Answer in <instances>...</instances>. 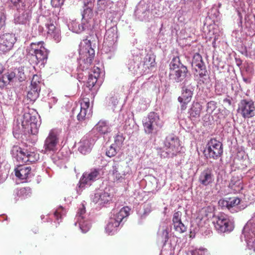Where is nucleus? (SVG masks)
<instances>
[{
    "label": "nucleus",
    "mask_w": 255,
    "mask_h": 255,
    "mask_svg": "<svg viewBox=\"0 0 255 255\" xmlns=\"http://www.w3.org/2000/svg\"><path fill=\"white\" fill-rule=\"evenodd\" d=\"M240 199L238 197H232L227 199L226 200H220L219 203L221 204L223 206L227 207L229 210L236 207L240 203Z\"/></svg>",
    "instance_id": "obj_34"
},
{
    "label": "nucleus",
    "mask_w": 255,
    "mask_h": 255,
    "mask_svg": "<svg viewBox=\"0 0 255 255\" xmlns=\"http://www.w3.org/2000/svg\"><path fill=\"white\" fill-rule=\"evenodd\" d=\"M204 152L207 157L217 159L223 153L222 144L215 139H211L207 144Z\"/></svg>",
    "instance_id": "obj_14"
},
{
    "label": "nucleus",
    "mask_w": 255,
    "mask_h": 255,
    "mask_svg": "<svg viewBox=\"0 0 255 255\" xmlns=\"http://www.w3.org/2000/svg\"><path fill=\"white\" fill-rule=\"evenodd\" d=\"M78 69L85 71L90 69L95 56V50L91 47L89 41H84L79 45Z\"/></svg>",
    "instance_id": "obj_5"
},
{
    "label": "nucleus",
    "mask_w": 255,
    "mask_h": 255,
    "mask_svg": "<svg viewBox=\"0 0 255 255\" xmlns=\"http://www.w3.org/2000/svg\"><path fill=\"white\" fill-rule=\"evenodd\" d=\"M154 13L156 15L157 17H162L164 15L165 13V11H164L163 7H159V9L156 12H155Z\"/></svg>",
    "instance_id": "obj_55"
},
{
    "label": "nucleus",
    "mask_w": 255,
    "mask_h": 255,
    "mask_svg": "<svg viewBox=\"0 0 255 255\" xmlns=\"http://www.w3.org/2000/svg\"><path fill=\"white\" fill-rule=\"evenodd\" d=\"M229 187L235 192H239L243 188L242 181L238 177H233L231 180Z\"/></svg>",
    "instance_id": "obj_36"
},
{
    "label": "nucleus",
    "mask_w": 255,
    "mask_h": 255,
    "mask_svg": "<svg viewBox=\"0 0 255 255\" xmlns=\"http://www.w3.org/2000/svg\"><path fill=\"white\" fill-rule=\"evenodd\" d=\"M4 69V68L3 66L2 65V64L0 63V74H1L3 72Z\"/></svg>",
    "instance_id": "obj_61"
},
{
    "label": "nucleus",
    "mask_w": 255,
    "mask_h": 255,
    "mask_svg": "<svg viewBox=\"0 0 255 255\" xmlns=\"http://www.w3.org/2000/svg\"><path fill=\"white\" fill-rule=\"evenodd\" d=\"M212 222L218 233L230 232L234 228L233 220L223 213L213 216Z\"/></svg>",
    "instance_id": "obj_7"
},
{
    "label": "nucleus",
    "mask_w": 255,
    "mask_h": 255,
    "mask_svg": "<svg viewBox=\"0 0 255 255\" xmlns=\"http://www.w3.org/2000/svg\"><path fill=\"white\" fill-rule=\"evenodd\" d=\"M243 81L247 84H250L252 82V79L251 77H243Z\"/></svg>",
    "instance_id": "obj_59"
},
{
    "label": "nucleus",
    "mask_w": 255,
    "mask_h": 255,
    "mask_svg": "<svg viewBox=\"0 0 255 255\" xmlns=\"http://www.w3.org/2000/svg\"><path fill=\"white\" fill-rule=\"evenodd\" d=\"M122 166L119 162L114 160L110 172L112 173L114 180L122 181L124 179L126 173L125 172H120L122 170Z\"/></svg>",
    "instance_id": "obj_30"
},
{
    "label": "nucleus",
    "mask_w": 255,
    "mask_h": 255,
    "mask_svg": "<svg viewBox=\"0 0 255 255\" xmlns=\"http://www.w3.org/2000/svg\"><path fill=\"white\" fill-rule=\"evenodd\" d=\"M196 222L201 233H203L204 230L208 229L209 222L207 218L206 209L203 208L201 210L200 215L197 217Z\"/></svg>",
    "instance_id": "obj_29"
},
{
    "label": "nucleus",
    "mask_w": 255,
    "mask_h": 255,
    "mask_svg": "<svg viewBox=\"0 0 255 255\" xmlns=\"http://www.w3.org/2000/svg\"><path fill=\"white\" fill-rule=\"evenodd\" d=\"M13 4L16 5L17 3L21 2V0H10Z\"/></svg>",
    "instance_id": "obj_60"
},
{
    "label": "nucleus",
    "mask_w": 255,
    "mask_h": 255,
    "mask_svg": "<svg viewBox=\"0 0 255 255\" xmlns=\"http://www.w3.org/2000/svg\"><path fill=\"white\" fill-rule=\"evenodd\" d=\"M66 214V210L62 207L60 206L58 207L54 212V216L57 220L58 222H59V220L61 219L63 216Z\"/></svg>",
    "instance_id": "obj_43"
},
{
    "label": "nucleus",
    "mask_w": 255,
    "mask_h": 255,
    "mask_svg": "<svg viewBox=\"0 0 255 255\" xmlns=\"http://www.w3.org/2000/svg\"><path fill=\"white\" fill-rule=\"evenodd\" d=\"M174 229L178 233L181 234L186 231V227L182 222L173 224Z\"/></svg>",
    "instance_id": "obj_44"
},
{
    "label": "nucleus",
    "mask_w": 255,
    "mask_h": 255,
    "mask_svg": "<svg viewBox=\"0 0 255 255\" xmlns=\"http://www.w3.org/2000/svg\"><path fill=\"white\" fill-rule=\"evenodd\" d=\"M30 87L41 89V78L39 75H34L33 76Z\"/></svg>",
    "instance_id": "obj_41"
},
{
    "label": "nucleus",
    "mask_w": 255,
    "mask_h": 255,
    "mask_svg": "<svg viewBox=\"0 0 255 255\" xmlns=\"http://www.w3.org/2000/svg\"><path fill=\"white\" fill-rule=\"evenodd\" d=\"M16 40L15 35L12 33H4L0 35V53H5L10 51Z\"/></svg>",
    "instance_id": "obj_20"
},
{
    "label": "nucleus",
    "mask_w": 255,
    "mask_h": 255,
    "mask_svg": "<svg viewBox=\"0 0 255 255\" xmlns=\"http://www.w3.org/2000/svg\"><path fill=\"white\" fill-rule=\"evenodd\" d=\"M120 150V149L112 144L106 151V155L110 157H113L117 154Z\"/></svg>",
    "instance_id": "obj_42"
},
{
    "label": "nucleus",
    "mask_w": 255,
    "mask_h": 255,
    "mask_svg": "<svg viewBox=\"0 0 255 255\" xmlns=\"http://www.w3.org/2000/svg\"><path fill=\"white\" fill-rule=\"evenodd\" d=\"M169 79L174 83L188 84L191 79L187 67L181 62L178 56L172 58L169 64Z\"/></svg>",
    "instance_id": "obj_1"
},
{
    "label": "nucleus",
    "mask_w": 255,
    "mask_h": 255,
    "mask_svg": "<svg viewBox=\"0 0 255 255\" xmlns=\"http://www.w3.org/2000/svg\"><path fill=\"white\" fill-rule=\"evenodd\" d=\"M80 110L77 115V120L79 121H84L90 118L92 116V110L90 108V102L88 99H83L79 107L77 106L76 108L73 109V112L76 110Z\"/></svg>",
    "instance_id": "obj_19"
},
{
    "label": "nucleus",
    "mask_w": 255,
    "mask_h": 255,
    "mask_svg": "<svg viewBox=\"0 0 255 255\" xmlns=\"http://www.w3.org/2000/svg\"><path fill=\"white\" fill-rule=\"evenodd\" d=\"M169 230L167 227H163L161 231V236L162 240L166 243L169 238Z\"/></svg>",
    "instance_id": "obj_47"
},
{
    "label": "nucleus",
    "mask_w": 255,
    "mask_h": 255,
    "mask_svg": "<svg viewBox=\"0 0 255 255\" xmlns=\"http://www.w3.org/2000/svg\"><path fill=\"white\" fill-rule=\"evenodd\" d=\"M134 13L139 20H146L149 14V6L144 1H140L137 5Z\"/></svg>",
    "instance_id": "obj_27"
},
{
    "label": "nucleus",
    "mask_w": 255,
    "mask_h": 255,
    "mask_svg": "<svg viewBox=\"0 0 255 255\" xmlns=\"http://www.w3.org/2000/svg\"><path fill=\"white\" fill-rule=\"evenodd\" d=\"M20 123L14 125V130L17 133H30L32 134H36L38 132V128L39 125L38 124V120L35 115H32L29 112H25L22 116V119L20 120Z\"/></svg>",
    "instance_id": "obj_4"
},
{
    "label": "nucleus",
    "mask_w": 255,
    "mask_h": 255,
    "mask_svg": "<svg viewBox=\"0 0 255 255\" xmlns=\"http://www.w3.org/2000/svg\"><path fill=\"white\" fill-rule=\"evenodd\" d=\"M65 0H51L52 5L55 7H59L63 5Z\"/></svg>",
    "instance_id": "obj_52"
},
{
    "label": "nucleus",
    "mask_w": 255,
    "mask_h": 255,
    "mask_svg": "<svg viewBox=\"0 0 255 255\" xmlns=\"http://www.w3.org/2000/svg\"><path fill=\"white\" fill-rule=\"evenodd\" d=\"M192 255H207L208 251L206 249L200 248L190 251Z\"/></svg>",
    "instance_id": "obj_45"
},
{
    "label": "nucleus",
    "mask_w": 255,
    "mask_h": 255,
    "mask_svg": "<svg viewBox=\"0 0 255 255\" xmlns=\"http://www.w3.org/2000/svg\"><path fill=\"white\" fill-rule=\"evenodd\" d=\"M6 15L4 12H0V29L2 28L5 24Z\"/></svg>",
    "instance_id": "obj_53"
},
{
    "label": "nucleus",
    "mask_w": 255,
    "mask_h": 255,
    "mask_svg": "<svg viewBox=\"0 0 255 255\" xmlns=\"http://www.w3.org/2000/svg\"><path fill=\"white\" fill-rule=\"evenodd\" d=\"M60 132L57 129H52L50 130L44 142L43 149L42 150L43 153H54L57 150Z\"/></svg>",
    "instance_id": "obj_13"
},
{
    "label": "nucleus",
    "mask_w": 255,
    "mask_h": 255,
    "mask_svg": "<svg viewBox=\"0 0 255 255\" xmlns=\"http://www.w3.org/2000/svg\"><path fill=\"white\" fill-rule=\"evenodd\" d=\"M253 229H255V226L251 222L247 223L243 230L242 234L249 249L255 252V231Z\"/></svg>",
    "instance_id": "obj_18"
},
{
    "label": "nucleus",
    "mask_w": 255,
    "mask_h": 255,
    "mask_svg": "<svg viewBox=\"0 0 255 255\" xmlns=\"http://www.w3.org/2000/svg\"><path fill=\"white\" fill-rule=\"evenodd\" d=\"M93 14L92 10L90 8H87L84 10L82 14L83 19H86L89 16L90 17Z\"/></svg>",
    "instance_id": "obj_54"
},
{
    "label": "nucleus",
    "mask_w": 255,
    "mask_h": 255,
    "mask_svg": "<svg viewBox=\"0 0 255 255\" xmlns=\"http://www.w3.org/2000/svg\"><path fill=\"white\" fill-rule=\"evenodd\" d=\"M85 205L82 203L79 206L77 215L75 217V225L77 224L83 233L87 232L91 228V223L87 219Z\"/></svg>",
    "instance_id": "obj_15"
},
{
    "label": "nucleus",
    "mask_w": 255,
    "mask_h": 255,
    "mask_svg": "<svg viewBox=\"0 0 255 255\" xmlns=\"http://www.w3.org/2000/svg\"><path fill=\"white\" fill-rule=\"evenodd\" d=\"M51 100L54 103H55L57 102V99L54 97H53L51 99Z\"/></svg>",
    "instance_id": "obj_62"
},
{
    "label": "nucleus",
    "mask_w": 255,
    "mask_h": 255,
    "mask_svg": "<svg viewBox=\"0 0 255 255\" xmlns=\"http://www.w3.org/2000/svg\"><path fill=\"white\" fill-rule=\"evenodd\" d=\"M88 73L89 74L92 73L94 77H96V78L98 79L100 75L101 69L98 67L94 66L93 69H91L90 71Z\"/></svg>",
    "instance_id": "obj_50"
},
{
    "label": "nucleus",
    "mask_w": 255,
    "mask_h": 255,
    "mask_svg": "<svg viewBox=\"0 0 255 255\" xmlns=\"http://www.w3.org/2000/svg\"><path fill=\"white\" fill-rule=\"evenodd\" d=\"M55 22L54 21L51 17H49L45 24L47 30L48 35L56 42L60 41L61 39V31L59 28L55 25Z\"/></svg>",
    "instance_id": "obj_22"
},
{
    "label": "nucleus",
    "mask_w": 255,
    "mask_h": 255,
    "mask_svg": "<svg viewBox=\"0 0 255 255\" xmlns=\"http://www.w3.org/2000/svg\"><path fill=\"white\" fill-rule=\"evenodd\" d=\"M25 7V5L23 6ZM31 18V10L29 7L19 9L15 14L14 21L15 24H29Z\"/></svg>",
    "instance_id": "obj_23"
},
{
    "label": "nucleus",
    "mask_w": 255,
    "mask_h": 255,
    "mask_svg": "<svg viewBox=\"0 0 255 255\" xmlns=\"http://www.w3.org/2000/svg\"><path fill=\"white\" fill-rule=\"evenodd\" d=\"M210 232H211L210 230H206L205 233L206 234V235H207V234H210Z\"/></svg>",
    "instance_id": "obj_64"
},
{
    "label": "nucleus",
    "mask_w": 255,
    "mask_h": 255,
    "mask_svg": "<svg viewBox=\"0 0 255 255\" xmlns=\"http://www.w3.org/2000/svg\"><path fill=\"white\" fill-rule=\"evenodd\" d=\"M24 69V67L20 66L8 69L0 78V87L3 88L8 84L24 81L26 79Z\"/></svg>",
    "instance_id": "obj_6"
},
{
    "label": "nucleus",
    "mask_w": 255,
    "mask_h": 255,
    "mask_svg": "<svg viewBox=\"0 0 255 255\" xmlns=\"http://www.w3.org/2000/svg\"><path fill=\"white\" fill-rule=\"evenodd\" d=\"M30 170L29 166H18L15 170V174L20 179H26L30 176Z\"/></svg>",
    "instance_id": "obj_31"
},
{
    "label": "nucleus",
    "mask_w": 255,
    "mask_h": 255,
    "mask_svg": "<svg viewBox=\"0 0 255 255\" xmlns=\"http://www.w3.org/2000/svg\"><path fill=\"white\" fill-rule=\"evenodd\" d=\"M192 65L198 68V70L196 69V70L199 72L200 78H203L204 76H206L207 73L206 66L203 61L201 56L199 53H196L194 55Z\"/></svg>",
    "instance_id": "obj_28"
},
{
    "label": "nucleus",
    "mask_w": 255,
    "mask_h": 255,
    "mask_svg": "<svg viewBox=\"0 0 255 255\" xmlns=\"http://www.w3.org/2000/svg\"><path fill=\"white\" fill-rule=\"evenodd\" d=\"M195 3L193 8L195 9H199L201 7V3L200 0H196L195 2H193Z\"/></svg>",
    "instance_id": "obj_56"
},
{
    "label": "nucleus",
    "mask_w": 255,
    "mask_h": 255,
    "mask_svg": "<svg viewBox=\"0 0 255 255\" xmlns=\"http://www.w3.org/2000/svg\"><path fill=\"white\" fill-rule=\"evenodd\" d=\"M223 103L224 104H226L229 106H231L232 104L231 100L230 98H225L223 100Z\"/></svg>",
    "instance_id": "obj_57"
},
{
    "label": "nucleus",
    "mask_w": 255,
    "mask_h": 255,
    "mask_svg": "<svg viewBox=\"0 0 255 255\" xmlns=\"http://www.w3.org/2000/svg\"><path fill=\"white\" fill-rule=\"evenodd\" d=\"M129 208L124 207L120 209H114L105 228L106 232L109 235L115 234L122 225V221L129 215Z\"/></svg>",
    "instance_id": "obj_3"
},
{
    "label": "nucleus",
    "mask_w": 255,
    "mask_h": 255,
    "mask_svg": "<svg viewBox=\"0 0 255 255\" xmlns=\"http://www.w3.org/2000/svg\"><path fill=\"white\" fill-rule=\"evenodd\" d=\"M100 169H93L89 172L83 173L79 181V188H84L85 186H90L92 183L100 177Z\"/></svg>",
    "instance_id": "obj_21"
},
{
    "label": "nucleus",
    "mask_w": 255,
    "mask_h": 255,
    "mask_svg": "<svg viewBox=\"0 0 255 255\" xmlns=\"http://www.w3.org/2000/svg\"><path fill=\"white\" fill-rule=\"evenodd\" d=\"M181 95L178 98V101L182 105L181 110H184L186 108V105L189 103L192 98L194 87L191 84H181Z\"/></svg>",
    "instance_id": "obj_16"
},
{
    "label": "nucleus",
    "mask_w": 255,
    "mask_h": 255,
    "mask_svg": "<svg viewBox=\"0 0 255 255\" xmlns=\"http://www.w3.org/2000/svg\"><path fill=\"white\" fill-rule=\"evenodd\" d=\"M48 51L42 42H33L26 48V57L31 64L37 65L44 63L48 57Z\"/></svg>",
    "instance_id": "obj_2"
},
{
    "label": "nucleus",
    "mask_w": 255,
    "mask_h": 255,
    "mask_svg": "<svg viewBox=\"0 0 255 255\" xmlns=\"http://www.w3.org/2000/svg\"><path fill=\"white\" fill-rule=\"evenodd\" d=\"M182 216V213L180 211L175 212L172 218V224H177L178 222H181V218Z\"/></svg>",
    "instance_id": "obj_49"
},
{
    "label": "nucleus",
    "mask_w": 255,
    "mask_h": 255,
    "mask_svg": "<svg viewBox=\"0 0 255 255\" xmlns=\"http://www.w3.org/2000/svg\"><path fill=\"white\" fill-rule=\"evenodd\" d=\"M118 29L113 26L107 30L103 44V50L105 53L114 52L117 49Z\"/></svg>",
    "instance_id": "obj_12"
},
{
    "label": "nucleus",
    "mask_w": 255,
    "mask_h": 255,
    "mask_svg": "<svg viewBox=\"0 0 255 255\" xmlns=\"http://www.w3.org/2000/svg\"><path fill=\"white\" fill-rule=\"evenodd\" d=\"M142 124L145 132L150 134L157 132L162 128L163 123L157 113L151 112L142 121Z\"/></svg>",
    "instance_id": "obj_10"
},
{
    "label": "nucleus",
    "mask_w": 255,
    "mask_h": 255,
    "mask_svg": "<svg viewBox=\"0 0 255 255\" xmlns=\"http://www.w3.org/2000/svg\"><path fill=\"white\" fill-rule=\"evenodd\" d=\"M251 222L252 224L255 226V212L254 213L252 219L248 222V223ZM254 231H255V229H253Z\"/></svg>",
    "instance_id": "obj_58"
},
{
    "label": "nucleus",
    "mask_w": 255,
    "mask_h": 255,
    "mask_svg": "<svg viewBox=\"0 0 255 255\" xmlns=\"http://www.w3.org/2000/svg\"><path fill=\"white\" fill-rule=\"evenodd\" d=\"M38 30L40 32H42L43 31V28L41 26H39Z\"/></svg>",
    "instance_id": "obj_63"
},
{
    "label": "nucleus",
    "mask_w": 255,
    "mask_h": 255,
    "mask_svg": "<svg viewBox=\"0 0 255 255\" xmlns=\"http://www.w3.org/2000/svg\"><path fill=\"white\" fill-rule=\"evenodd\" d=\"M108 103L109 106L114 109L118 103V99L117 97H112L109 99Z\"/></svg>",
    "instance_id": "obj_51"
},
{
    "label": "nucleus",
    "mask_w": 255,
    "mask_h": 255,
    "mask_svg": "<svg viewBox=\"0 0 255 255\" xmlns=\"http://www.w3.org/2000/svg\"><path fill=\"white\" fill-rule=\"evenodd\" d=\"M97 0V11L98 12L102 14L107 8L110 0Z\"/></svg>",
    "instance_id": "obj_39"
},
{
    "label": "nucleus",
    "mask_w": 255,
    "mask_h": 255,
    "mask_svg": "<svg viewBox=\"0 0 255 255\" xmlns=\"http://www.w3.org/2000/svg\"><path fill=\"white\" fill-rule=\"evenodd\" d=\"M29 88L27 97L30 101L34 102L39 97L40 89L31 87H29Z\"/></svg>",
    "instance_id": "obj_38"
},
{
    "label": "nucleus",
    "mask_w": 255,
    "mask_h": 255,
    "mask_svg": "<svg viewBox=\"0 0 255 255\" xmlns=\"http://www.w3.org/2000/svg\"><path fill=\"white\" fill-rule=\"evenodd\" d=\"M214 181V175L213 170L207 168L202 171L199 175L198 181L204 186L210 185Z\"/></svg>",
    "instance_id": "obj_25"
},
{
    "label": "nucleus",
    "mask_w": 255,
    "mask_h": 255,
    "mask_svg": "<svg viewBox=\"0 0 255 255\" xmlns=\"http://www.w3.org/2000/svg\"><path fill=\"white\" fill-rule=\"evenodd\" d=\"M14 195L18 198L24 199L30 196L31 189L29 187L16 189L14 190Z\"/></svg>",
    "instance_id": "obj_37"
},
{
    "label": "nucleus",
    "mask_w": 255,
    "mask_h": 255,
    "mask_svg": "<svg viewBox=\"0 0 255 255\" xmlns=\"http://www.w3.org/2000/svg\"><path fill=\"white\" fill-rule=\"evenodd\" d=\"M124 139L125 138L122 134H118L115 136L114 142L112 143V144L121 149V148L123 145Z\"/></svg>",
    "instance_id": "obj_40"
},
{
    "label": "nucleus",
    "mask_w": 255,
    "mask_h": 255,
    "mask_svg": "<svg viewBox=\"0 0 255 255\" xmlns=\"http://www.w3.org/2000/svg\"><path fill=\"white\" fill-rule=\"evenodd\" d=\"M114 194L110 187L99 189L91 194V200L96 204L101 207L107 206L113 201Z\"/></svg>",
    "instance_id": "obj_8"
},
{
    "label": "nucleus",
    "mask_w": 255,
    "mask_h": 255,
    "mask_svg": "<svg viewBox=\"0 0 255 255\" xmlns=\"http://www.w3.org/2000/svg\"><path fill=\"white\" fill-rule=\"evenodd\" d=\"M95 129L101 134H106L111 131V128L108 122L105 121H100L95 126Z\"/></svg>",
    "instance_id": "obj_33"
},
{
    "label": "nucleus",
    "mask_w": 255,
    "mask_h": 255,
    "mask_svg": "<svg viewBox=\"0 0 255 255\" xmlns=\"http://www.w3.org/2000/svg\"><path fill=\"white\" fill-rule=\"evenodd\" d=\"M69 30L76 33H80L85 29V24L84 21L80 22L77 20H73L68 24Z\"/></svg>",
    "instance_id": "obj_32"
},
{
    "label": "nucleus",
    "mask_w": 255,
    "mask_h": 255,
    "mask_svg": "<svg viewBox=\"0 0 255 255\" xmlns=\"http://www.w3.org/2000/svg\"><path fill=\"white\" fill-rule=\"evenodd\" d=\"M238 112L245 119L253 117L255 115V106L252 100H242L239 104Z\"/></svg>",
    "instance_id": "obj_17"
},
{
    "label": "nucleus",
    "mask_w": 255,
    "mask_h": 255,
    "mask_svg": "<svg viewBox=\"0 0 255 255\" xmlns=\"http://www.w3.org/2000/svg\"><path fill=\"white\" fill-rule=\"evenodd\" d=\"M217 108V103L214 101H210L207 104V112L212 114Z\"/></svg>",
    "instance_id": "obj_48"
},
{
    "label": "nucleus",
    "mask_w": 255,
    "mask_h": 255,
    "mask_svg": "<svg viewBox=\"0 0 255 255\" xmlns=\"http://www.w3.org/2000/svg\"><path fill=\"white\" fill-rule=\"evenodd\" d=\"M95 143V139L90 135L84 136L79 142L78 150L82 154H86L90 152Z\"/></svg>",
    "instance_id": "obj_26"
},
{
    "label": "nucleus",
    "mask_w": 255,
    "mask_h": 255,
    "mask_svg": "<svg viewBox=\"0 0 255 255\" xmlns=\"http://www.w3.org/2000/svg\"><path fill=\"white\" fill-rule=\"evenodd\" d=\"M201 110L202 106L199 103L196 102L193 103L189 112L191 119L192 120H196L199 119Z\"/></svg>",
    "instance_id": "obj_35"
},
{
    "label": "nucleus",
    "mask_w": 255,
    "mask_h": 255,
    "mask_svg": "<svg viewBox=\"0 0 255 255\" xmlns=\"http://www.w3.org/2000/svg\"><path fill=\"white\" fill-rule=\"evenodd\" d=\"M180 151L179 139L173 134L166 137L164 141V149L161 153V156L172 157Z\"/></svg>",
    "instance_id": "obj_11"
},
{
    "label": "nucleus",
    "mask_w": 255,
    "mask_h": 255,
    "mask_svg": "<svg viewBox=\"0 0 255 255\" xmlns=\"http://www.w3.org/2000/svg\"><path fill=\"white\" fill-rule=\"evenodd\" d=\"M98 78L94 77L92 73L89 75V77L87 81V87L89 88H92L97 82Z\"/></svg>",
    "instance_id": "obj_46"
},
{
    "label": "nucleus",
    "mask_w": 255,
    "mask_h": 255,
    "mask_svg": "<svg viewBox=\"0 0 255 255\" xmlns=\"http://www.w3.org/2000/svg\"><path fill=\"white\" fill-rule=\"evenodd\" d=\"M132 54V58L129 60L128 66L129 70L134 73L137 72L139 68V65L142 59V55L138 49L133 50Z\"/></svg>",
    "instance_id": "obj_24"
},
{
    "label": "nucleus",
    "mask_w": 255,
    "mask_h": 255,
    "mask_svg": "<svg viewBox=\"0 0 255 255\" xmlns=\"http://www.w3.org/2000/svg\"><path fill=\"white\" fill-rule=\"evenodd\" d=\"M11 154L20 164L34 162L39 158V155L34 152L28 151L18 146L12 147Z\"/></svg>",
    "instance_id": "obj_9"
}]
</instances>
